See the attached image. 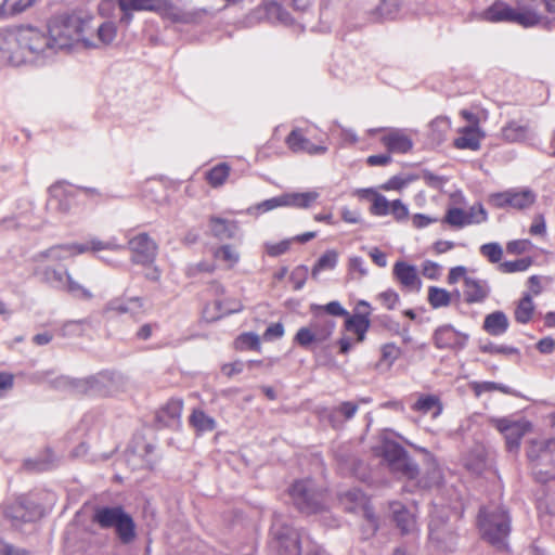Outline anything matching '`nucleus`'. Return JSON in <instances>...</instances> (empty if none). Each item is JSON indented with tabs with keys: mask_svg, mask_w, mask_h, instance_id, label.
Wrapping results in <instances>:
<instances>
[{
	"mask_svg": "<svg viewBox=\"0 0 555 555\" xmlns=\"http://www.w3.org/2000/svg\"><path fill=\"white\" fill-rule=\"evenodd\" d=\"M438 403V400L434 396H425L421 397L414 404L413 410L428 413L430 412Z\"/></svg>",
	"mask_w": 555,
	"mask_h": 555,
	"instance_id": "obj_60",
	"label": "nucleus"
},
{
	"mask_svg": "<svg viewBox=\"0 0 555 555\" xmlns=\"http://www.w3.org/2000/svg\"><path fill=\"white\" fill-rule=\"evenodd\" d=\"M5 514L13 520L30 522L41 514V511L39 506H28L25 501L20 500L14 505L10 506Z\"/></svg>",
	"mask_w": 555,
	"mask_h": 555,
	"instance_id": "obj_29",
	"label": "nucleus"
},
{
	"mask_svg": "<svg viewBox=\"0 0 555 555\" xmlns=\"http://www.w3.org/2000/svg\"><path fill=\"white\" fill-rule=\"evenodd\" d=\"M358 404L351 401L341 402L334 412L343 415L346 420H351L358 411Z\"/></svg>",
	"mask_w": 555,
	"mask_h": 555,
	"instance_id": "obj_64",
	"label": "nucleus"
},
{
	"mask_svg": "<svg viewBox=\"0 0 555 555\" xmlns=\"http://www.w3.org/2000/svg\"><path fill=\"white\" fill-rule=\"evenodd\" d=\"M496 428L503 434L507 450L514 452L518 450L522 437L530 428V424L524 420L502 418L496 421Z\"/></svg>",
	"mask_w": 555,
	"mask_h": 555,
	"instance_id": "obj_15",
	"label": "nucleus"
},
{
	"mask_svg": "<svg viewBox=\"0 0 555 555\" xmlns=\"http://www.w3.org/2000/svg\"><path fill=\"white\" fill-rule=\"evenodd\" d=\"M268 14L270 16H274L279 22L283 24H289L292 22V17L287 11H285L279 3L272 2L269 4Z\"/></svg>",
	"mask_w": 555,
	"mask_h": 555,
	"instance_id": "obj_58",
	"label": "nucleus"
},
{
	"mask_svg": "<svg viewBox=\"0 0 555 555\" xmlns=\"http://www.w3.org/2000/svg\"><path fill=\"white\" fill-rule=\"evenodd\" d=\"M190 423L198 431H211L216 427L215 420L202 410L193 411Z\"/></svg>",
	"mask_w": 555,
	"mask_h": 555,
	"instance_id": "obj_39",
	"label": "nucleus"
},
{
	"mask_svg": "<svg viewBox=\"0 0 555 555\" xmlns=\"http://www.w3.org/2000/svg\"><path fill=\"white\" fill-rule=\"evenodd\" d=\"M534 302L530 293H525L522 297L517 302V306L514 311V317L516 322L520 324H527L533 317L534 313Z\"/></svg>",
	"mask_w": 555,
	"mask_h": 555,
	"instance_id": "obj_34",
	"label": "nucleus"
},
{
	"mask_svg": "<svg viewBox=\"0 0 555 555\" xmlns=\"http://www.w3.org/2000/svg\"><path fill=\"white\" fill-rule=\"evenodd\" d=\"M235 345L237 349H250V350H259L260 349V339L259 336L253 332L244 333L240 335Z\"/></svg>",
	"mask_w": 555,
	"mask_h": 555,
	"instance_id": "obj_48",
	"label": "nucleus"
},
{
	"mask_svg": "<svg viewBox=\"0 0 555 555\" xmlns=\"http://www.w3.org/2000/svg\"><path fill=\"white\" fill-rule=\"evenodd\" d=\"M441 267L431 260H425L422 264V273L429 280H437L440 275Z\"/></svg>",
	"mask_w": 555,
	"mask_h": 555,
	"instance_id": "obj_63",
	"label": "nucleus"
},
{
	"mask_svg": "<svg viewBox=\"0 0 555 555\" xmlns=\"http://www.w3.org/2000/svg\"><path fill=\"white\" fill-rule=\"evenodd\" d=\"M454 145L461 150L476 151L480 147V135L475 126H467L461 130V135L454 140Z\"/></svg>",
	"mask_w": 555,
	"mask_h": 555,
	"instance_id": "obj_33",
	"label": "nucleus"
},
{
	"mask_svg": "<svg viewBox=\"0 0 555 555\" xmlns=\"http://www.w3.org/2000/svg\"><path fill=\"white\" fill-rule=\"evenodd\" d=\"M491 288L486 280L465 278L464 299L467 304H481L490 295Z\"/></svg>",
	"mask_w": 555,
	"mask_h": 555,
	"instance_id": "obj_22",
	"label": "nucleus"
},
{
	"mask_svg": "<svg viewBox=\"0 0 555 555\" xmlns=\"http://www.w3.org/2000/svg\"><path fill=\"white\" fill-rule=\"evenodd\" d=\"M310 312L312 313V319L309 325L312 327L319 340L323 343L332 336L336 327V321L333 318L325 315L320 309L318 312L310 308Z\"/></svg>",
	"mask_w": 555,
	"mask_h": 555,
	"instance_id": "obj_23",
	"label": "nucleus"
},
{
	"mask_svg": "<svg viewBox=\"0 0 555 555\" xmlns=\"http://www.w3.org/2000/svg\"><path fill=\"white\" fill-rule=\"evenodd\" d=\"M390 509L393 520L402 533L413 532L416 528L415 517L401 503L392 502Z\"/></svg>",
	"mask_w": 555,
	"mask_h": 555,
	"instance_id": "obj_28",
	"label": "nucleus"
},
{
	"mask_svg": "<svg viewBox=\"0 0 555 555\" xmlns=\"http://www.w3.org/2000/svg\"><path fill=\"white\" fill-rule=\"evenodd\" d=\"M216 305L222 314L236 313L243 309L242 302L236 299L217 300Z\"/></svg>",
	"mask_w": 555,
	"mask_h": 555,
	"instance_id": "obj_56",
	"label": "nucleus"
},
{
	"mask_svg": "<svg viewBox=\"0 0 555 555\" xmlns=\"http://www.w3.org/2000/svg\"><path fill=\"white\" fill-rule=\"evenodd\" d=\"M229 175L230 167L227 164H219L207 172L206 178L211 186L218 188L225 182Z\"/></svg>",
	"mask_w": 555,
	"mask_h": 555,
	"instance_id": "obj_41",
	"label": "nucleus"
},
{
	"mask_svg": "<svg viewBox=\"0 0 555 555\" xmlns=\"http://www.w3.org/2000/svg\"><path fill=\"white\" fill-rule=\"evenodd\" d=\"M401 356V349L393 343L385 344L380 347V362L390 367Z\"/></svg>",
	"mask_w": 555,
	"mask_h": 555,
	"instance_id": "obj_47",
	"label": "nucleus"
},
{
	"mask_svg": "<svg viewBox=\"0 0 555 555\" xmlns=\"http://www.w3.org/2000/svg\"><path fill=\"white\" fill-rule=\"evenodd\" d=\"M427 300L433 309L446 308L452 301V294L446 288L429 286Z\"/></svg>",
	"mask_w": 555,
	"mask_h": 555,
	"instance_id": "obj_37",
	"label": "nucleus"
},
{
	"mask_svg": "<svg viewBox=\"0 0 555 555\" xmlns=\"http://www.w3.org/2000/svg\"><path fill=\"white\" fill-rule=\"evenodd\" d=\"M477 525L481 537L498 550L507 547L511 516L501 505L489 504L479 509Z\"/></svg>",
	"mask_w": 555,
	"mask_h": 555,
	"instance_id": "obj_4",
	"label": "nucleus"
},
{
	"mask_svg": "<svg viewBox=\"0 0 555 555\" xmlns=\"http://www.w3.org/2000/svg\"><path fill=\"white\" fill-rule=\"evenodd\" d=\"M126 249L124 244H120L115 236L105 241L98 237H91L83 244H78V253L85 254L89 251L98 253L101 250L119 251Z\"/></svg>",
	"mask_w": 555,
	"mask_h": 555,
	"instance_id": "obj_25",
	"label": "nucleus"
},
{
	"mask_svg": "<svg viewBox=\"0 0 555 555\" xmlns=\"http://www.w3.org/2000/svg\"><path fill=\"white\" fill-rule=\"evenodd\" d=\"M36 0H3L0 3V18H3L5 16V4L11 5V12L12 13H20L29 8L34 4Z\"/></svg>",
	"mask_w": 555,
	"mask_h": 555,
	"instance_id": "obj_51",
	"label": "nucleus"
},
{
	"mask_svg": "<svg viewBox=\"0 0 555 555\" xmlns=\"http://www.w3.org/2000/svg\"><path fill=\"white\" fill-rule=\"evenodd\" d=\"M527 455L537 481L544 483L555 478L554 439L533 443L528 450Z\"/></svg>",
	"mask_w": 555,
	"mask_h": 555,
	"instance_id": "obj_9",
	"label": "nucleus"
},
{
	"mask_svg": "<svg viewBox=\"0 0 555 555\" xmlns=\"http://www.w3.org/2000/svg\"><path fill=\"white\" fill-rule=\"evenodd\" d=\"M529 132L527 124H520L518 121H509L502 128V137L509 143L524 141Z\"/></svg>",
	"mask_w": 555,
	"mask_h": 555,
	"instance_id": "obj_35",
	"label": "nucleus"
},
{
	"mask_svg": "<svg viewBox=\"0 0 555 555\" xmlns=\"http://www.w3.org/2000/svg\"><path fill=\"white\" fill-rule=\"evenodd\" d=\"M544 7L551 14H555V0H516V8L503 2H495L485 12L489 22H508L532 27L544 20L541 8Z\"/></svg>",
	"mask_w": 555,
	"mask_h": 555,
	"instance_id": "obj_2",
	"label": "nucleus"
},
{
	"mask_svg": "<svg viewBox=\"0 0 555 555\" xmlns=\"http://www.w3.org/2000/svg\"><path fill=\"white\" fill-rule=\"evenodd\" d=\"M50 197L47 206L51 211L66 215L70 211L74 203V197L69 194L67 188L62 183L53 184L49 189Z\"/></svg>",
	"mask_w": 555,
	"mask_h": 555,
	"instance_id": "obj_20",
	"label": "nucleus"
},
{
	"mask_svg": "<svg viewBox=\"0 0 555 555\" xmlns=\"http://www.w3.org/2000/svg\"><path fill=\"white\" fill-rule=\"evenodd\" d=\"M126 248L129 249L130 260L134 264L150 266L152 264L158 253L157 243L145 232L128 236Z\"/></svg>",
	"mask_w": 555,
	"mask_h": 555,
	"instance_id": "obj_13",
	"label": "nucleus"
},
{
	"mask_svg": "<svg viewBox=\"0 0 555 555\" xmlns=\"http://www.w3.org/2000/svg\"><path fill=\"white\" fill-rule=\"evenodd\" d=\"M390 205L386 196L382 194H374V198H372V204L370 207V214L377 217H384L390 214Z\"/></svg>",
	"mask_w": 555,
	"mask_h": 555,
	"instance_id": "obj_45",
	"label": "nucleus"
},
{
	"mask_svg": "<svg viewBox=\"0 0 555 555\" xmlns=\"http://www.w3.org/2000/svg\"><path fill=\"white\" fill-rule=\"evenodd\" d=\"M86 27L87 23L76 15L62 14L51 18L48 31L55 53L68 50L80 41L89 46L83 36Z\"/></svg>",
	"mask_w": 555,
	"mask_h": 555,
	"instance_id": "obj_5",
	"label": "nucleus"
},
{
	"mask_svg": "<svg viewBox=\"0 0 555 555\" xmlns=\"http://www.w3.org/2000/svg\"><path fill=\"white\" fill-rule=\"evenodd\" d=\"M509 326V321L503 311H494L486 315L483 330L492 336L503 335Z\"/></svg>",
	"mask_w": 555,
	"mask_h": 555,
	"instance_id": "obj_32",
	"label": "nucleus"
},
{
	"mask_svg": "<svg viewBox=\"0 0 555 555\" xmlns=\"http://www.w3.org/2000/svg\"><path fill=\"white\" fill-rule=\"evenodd\" d=\"M532 259L529 257L520 258L513 261H504L499 264V270L502 273L524 272L530 268Z\"/></svg>",
	"mask_w": 555,
	"mask_h": 555,
	"instance_id": "obj_44",
	"label": "nucleus"
},
{
	"mask_svg": "<svg viewBox=\"0 0 555 555\" xmlns=\"http://www.w3.org/2000/svg\"><path fill=\"white\" fill-rule=\"evenodd\" d=\"M379 453L391 472L409 479H414L417 476L418 467L416 463L399 443L384 439L379 447Z\"/></svg>",
	"mask_w": 555,
	"mask_h": 555,
	"instance_id": "obj_10",
	"label": "nucleus"
},
{
	"mask_svg": "<svg viewBox=\"0 0 555 555\" xmlns=\"http://www.w3.org/2000/svg\"><path fill=\"white\" fill-rule=\"evenodd\" d=\"M469 221L470 220H467L466 211L457 207L449 208L443 219V222L454 228L468 225Z\"/></svg>",
	"mask_w": 555,
	"mask_h": 555,
	"instance_id": "obj_42",
	"label": "nucleus"
},
{
	"mask_svg": "<svg viewBox=\"0 0 555 555\" xmlns=\"http://www.w3.org/2000/svg\"><path fill=\"white\" fill-rule=\"evenodd\" d=\"M311 309L317 310L319 312V309L323 311L325 315L328 317H348V311L340 305L339 301H331L324 306L321 305H311Z\"/></svg>",
	"mask_w": 555,
	"mask_h": 555,
	"instance_id": "obj_46",
	"label": "nucleus"
},
{
	"mask_svg": "<svg viewBox=\"0 0 555 555\" xmlns=\"http://www.w3.org/2000/svg\"><path fill=\"white\" fill-rule=\"evenodd\" d=\"M108 310L117 313H129L137 318L144 312V304L141 297H130L127 299H114L108 302Z\"/></svg>",
	"mask_w": 555,
	"mask_h": 555,
	"instance_id": "obj_26",
	"label": "nucleus"
},
{
	"mask_svg": "<svg viewBox=\"0 0 555 555\" xmlns=\"http://www.w3.org/2000/svg\"><path fill=\"white\" fill-rule=\"evenodd\" d=\"M390 153L404 154L412 150L413 141L401 130H392L382 139Z\"/></svg>",
	"mask_w": 555,
	"mask_h": 555,
	"instance_id": "obj_24",
	"label": "nucleus"
},
{
	"mask_svg": "<svg viewBox=\"0 0 555 555\" xmlns=\"http://www.w3.org/2000/svg\"><path fill=\"white\" fill-rule=\"evenodd\" d=\"M116 37V26L112 22H105L98 28V38L104 44L111 43Z\"/></svg>",
	"mask_w": 555,
	"mask_h": 555,
	"instance_id": "obj_53",
	"label": "nucleus"
},
{
	"mask_svg": "<svg viewBox=\"0 0 555 555\" xmlns=\"http://www.w3.org/2000/svg\"><path fill=\"white\" fill-rule=\"evenodd\" d=\"M399 8L400 5L398 0H382L377 7V11L384 18H393L399 12Z\"/></svg>",
	"mask_w": 555,
	"mask_h": 555,
	"instance_id": "obj_52",
	"label": "nucleus"
},
{
	"mask_svg": "<svg viewBox=\"0 0 555 555\" xmlns=\"http://www.w3.org/2000/svg\"><path fill=\"white\" fill-rule=\"evenodd\" d=\"M291 240H283L278 243H264L266 253L271 257H278L285 254L291 246Z\"/></svg>",
	"mask_w": 555,
	"mask_h": 555,
	"instance_id": "obj_55",
	"label": "nucleus"
},
{
	"mask_svg": "<svg viewBox=\"0 0 555 555\" xmlns=\"http://www.w3.org/2000/svg\"><path fill=\"white\" fill-rule=\"evenodd\" d=\"M390 214L398 222H403L409 217V208L400 199H395L390 205Z\"/></svg>",
	"mask_w": 555,
	"mask_h": 555,
	"instance_id": "obj_57",
	"label": "nucleus"
},
{
	"mask_svg": "<svg viewBox=\"0 0 555 555\" xmlns=\"http://www.w3.org/2000/svg\"><path fill=\"white\" fill-rule=\"evenodd\" d=\"M283 335H284V326L281 322H276V323L270 324L266 328L262 337L266 341H271L273 339H279V338L283 337Z\"/></svg>",
	"mask_w": 555,
	"mask_h": 555,
	"instance_id": "obj_61",
	"label": "nucleus"
},
{
	"mask_svg": "<svg viewBox=\"0 0 555 555\" xmlns=\"http://www.w3.org/2000/svg\"><path fill=\"white\" fill-rule=\"evenodd\" d=\"M376 300L387 310H393L400 301L399 294L393 289H387L376 296Z\"/></svg>",
	"mask_w": 555,
	"mask_h": 555,
	"instance_id": "obj_50",
	"label": "nucleus"
},
{
	"mask_svg": "<svg viewBox=\"0 0 555 555\" xmlns=\"http://www.w3.org/2000/svg\"><path fill=\"white\" fill-rule=\"evenodd\" d=\"M481 350L483 352H487V353H492V354H498V353H503V354H507V356H512V354H519V350L513 346H506V345H494V344H489V345H486L483 347H481Z\"/></svg>",
	"mask_w": 555,
	"mask_h": 555,
	"instance_id": "obj_59",
	"label": "nucleus"
},
{
	"mask_svg": "<svg viewBox=\"0 0 555 555\" xmlns=\"http://www.w3.org/2000/svg\"><path fill=\"white\" fill-rule=\"evenodd\" d=\"M214 257L227 264L228 268H233L240 260L238 251L231 245H222L214 250Z\"/></svg>",
	"mask_w": 555,
	"mask_h": 555,
	"instance_id": "obj_40",
	"label": "nucleus"
},
{
	"mask_svg": "<svg viewBox=\"0 0 555 555\" xmlns=\"http://www.w3.org/2000/svg\"><path fill=\"white\" fill-rule=\"evenodd\" d=\"M55 54L50 36L34 27L17 31L0 30V62L20 66L26 62L44 63Z\"/></svg>",
	"mask_w": 555,
	"mask_h": 555,
	"instance_id": "obj_1",
	"label": "nucleus"
},
{
	"mask_svg": "<svg viewBox=\"0 0 555 555\" xmlns=\"http://www.w3.org/2000/svg\"><path fill=\"white\" fill-rule=\"evenodd\" d=\"M467 220L469 224H479L481 222L487 221L488 214L481 204L474 205L466 211Z\"/></svg>",
	"mask_w": 555,
	"mask_h": 555,
	"instance_id": "obj_54",
	"label": "nucleus"
},
{
	"mask_svg": "<svg viewBox=\"0 0 555 555\" xmlns=\"http://www.w3.org/2000/svg\"><path fill=\"white\" fill-rule=\"evenodd\" d=\"M182 409V399L172 398L168 400V402L156 413L157 423L164 427H178L181 423Z\"/></svg>",
	"mask_w": 555,
	"mask_h": 555,
	"instance_id": "obj_21",
	"label": "nucleus"
},
{
	"mask_svg": "<svg viewBox=\"0 0 555 555\" xmlns=\"http://www.w3.org/2000/svg\"><path fill=\"white\" fill-rule=\"evenodd\" d=\"M433 338L438 349L461 350L468 341V335L456 331L450 324L439 326L435 331Z\"/></svg>",
	"mask_w": 555,
	"mask_h": 555,
	"instance_id": "obj_16",
	"label": "nucleus"
},
{
	"mask_svg": "<svg viewBox=\"0 0 555 555\" xmlns=\"http://www.w3.org/2000/svg\"><path fill=\"white\" fill-rule=\"evenodd\" d=\"M294 343L299 345L300 347L305 349H309L310 346L314 343H321L319 338L317 337L315 333L313 332L312 327L310 325L300 327L295 337Z\"/></svg>",
	"mask_w": 555,
	"mask_h": 555,
	"instance_id": "obj_43",
	"label": "nucleus"
},
{
	"mask_svg": "<svg viewBox=\"0 0 555 555\" xmlns=\"http://www.w3.org/2000/svg\"><path fill=\"white\" fill-rule=\"evenodd\" d=\"M392 273L402 288L415 293L421 291L422 281L415 266L405 261H397L393 266Z\"/></svg>",
	"mask_w": 555,
	"mask_h": 555,
	"instance_id": "obj_19",
	"label": "nucleus"
},
{
	"mask_svg": "<svg viewBox=\"0 0 555 555\" xmlns=\"http://www.w3.org/2000/svg\"><path fill=\"white\" fill-rule=\"evenodd\" d=\"M76 255H80L78 253V243L73 244H61L54 245L38 255V259H47L51 261H62L74 257Z\"/></svg>",
	"mask_w": 555,
	"mask_h": 555,
	"instance_id": "obj_30",
	"label": "nucleus"
},
{
	"mask_svg": "<svg viewBox=\"0 0 555 555\" xmlns=\"http://www.w3.org/2000/svg\"><path fill=\"white\" fill-rule=\"evenodd\" d=\"M289 495L297 509L307 515L322 513L328 507L327 492L319 488L312 479L295 481L289 489Z\"/></svg>",
	"mask_w": 555,
	"mask_h": 555,
	"instance_id": "obj_8",
	"label": "nucleus"
},
{
	"mask_svg": "<svg viewBox=\"0 0 555 555\" xmlns=\"http://www.w3.org/2000/svg\"><path fill=\"white\" fill-rule=\"evenodd\" d=\"M42 276L44 282L54 289L66 292L78 299L89 300L92 298V293L75 281L67 270L46 267Z\"/></svg>",
	"mask_w": 555,
	"mask_h": 555,
	"instance_id": "obj_11",
	"label": "nucleus"
},
{
	"mask_svg": "<svg viewBox=\"0 0 555 555\" xmlns=\"http://www.w3.org/2000/svg\"><path fill=\"white\" fill-rule=\"evenodd\" d=\"M531 247V242L529 240H515L511 241L506 245V250L509 254H524Z\"/></svg>",
	"mask_w": 555,
	"mask_h": 555,
	"instance_id": "obj_62",
	"label": "nucleus"
},
{
	"mask_svg": "<svg viewBox=\"0 0 555 555\" xmlns=\"http://www.w3.org/2000/svg\"><path fill=\"white\" fill-rule=\"evenodd\" d=\"M369 312H358L351 317H348L345 322V327L348 332H352L357 335V341L362 343L365 339L366 332L370 328L371 322L369 319Z\"/></svg>",
	"mask_w": 555,
	"mask_h": 555,
	"instance_id": "obj_31",
	"label": "nucleus"
},
{
	"mask_svg": "<svg viewBox=\"0 0 555 555\" xmlns=\"http://www.w3.org/2000/svg\"><path fill=\"white\" fill-rule=\"evenodd\" d=\"M537 199V194L528 189H508L503 192L489 195V204L499 209L513 208L524 210L531 207Z\"/></svg>",
	"mask_w": 555,
	"mask_h": 555,
	"instance_id": "obj_12",
	"label": "nucleus"
},
{
	"mask_svg": "<svg viewBox=\"0 0 555 555\" xmlns=\"http://www.w3.org/2000/svg\"><path fill=\"white\" fill-rule=\"evenodd\" d=\"M210 229L212 234L219 240L232 238L236 232L234 222L217 217L210 219Z\"/></svg>",
	"mask_w": 555,
	"mask_h": 555,
	"instance_id": "obj_36",
	"label": "nucleus"
},
{
	"mask_svg": "<svg viewBox=\"0 0 555 555\" xmlns=\"http://www.w3.org/2000/svg\"><path fill=\"white\" fill-rule=\"evenodd\" d=\"M122 13L120 22L129 24L134 11H152L175 23H196L207 13L205 9L184 11L178 8L171 0H117Z\"/></svg>",
	"mask_w": 555,
	"mask_h": 555,
	"instance_id": "obj_3",
	"label": "nucleus"
},
{
	"mask_svg": "<svg viewBox=\"0 0 555 555\" xmlns=\"http://www.w3.org/2000/svg\"><path fill=\"white\" fill-rule=\"evenodd\" d=\"M273 534V547L279 555H321L323 552L309 535L294 527L275 528Z\"/></svg>",
	"mask_w": 555,
	"mask_h": 555,
	"instance_id": "obj_6",
	"label": "nucleus"
},
{
	"mask_svg": "<svg viewBox=\"0 0 555 555\" xmlns=\"http://www.w3.org/2000/svg\"><path fill=\"white\" fill-rule=\"evenodd\" d=\"M112 378L107 373H99L87 378L77 379L73 387L79 393L107 396L109 393L108 385Z\"/></svg>",
	"mask_w": 555,
	"mask_h": 555,
	"instance_id": "obj_18",
	"label": "nucleus"
},
{
	"mask_svg": "<svg viewBox=\"0 0 555 555\" xmlns=\"http://www.w3.org/2000/svg\"><path fill=\"white\" fill-rule=\"evenodd\" d=\"M319 197L320 194L317 191L284 193L282 204H284V207L308 209Z\"/></svg>",
	"mask_w": 555,
	"mask_h": 555,
	"instance_id": "obj_27",
	"label": "nucleus"
},
{
	"mask_svg": "<svg viewBox=\"0 0 555 555\" xmlns=\"http://www.w3.org/2000/svg\"><path fill=\"white\" fill-rule=\"evenodd\" d=\"M337 260L338 254L335 250L331 249L325 251L314 264L311 272L312 278L317 280L321 271L333 270L337 264Z\"/></svg>",
	"mask_w": 555,
	"mask_h": 555,
	"instance_id": "obj_38",
	"label": "nucleus"
},
{
	"mask_svg": "<svg viewBox=\"0 0 555 555\" xmlns=\"http://www.w3.org/2000/svg\"><path fill=\"white\" fill-rule=\"evenodd\" d=\"M341 504L345 509L349 512L361 511L363 516L369 519L370 522V534L378 528L377 519L374 515L372 507L369 505L366 495L359 489H352L347 491L340 496Z\"/></svg>",
	"mask_w": 555,
	"mask_h": 555,
	"instance_id": "obj_14",
	"label": "nucleus"
},
{
	"mask_svg": "<svg viewBox=\"0 0 555 555\" xmlns=\"http://www.w3.org/2000/svg\"><path fill=\"white\" fill-rule=\"evenodd\" d=\"M92 521L102 529H114L118 539L128 544L135 538V525L132 517L121 506L95 507Z\"/></svg>",
	"mask_w": 555,
	"mask_h": 555,
	"instance_id": "obj_7",
	"label": "nucleus"
},
{
	"mask_svg": "<svg viewBox=\"0 0 555 555\" xmlns=\"http://www.w3.org/2000/svg\"><path fill=\"white\" fill-rule=\"evenodd\" d=\"M480 253L483 257L492 263H496L501 260L503 249L499 243H487L481 245Z\"/></svg>",
	"mask_w": 555,
	"mask_h": 555,
	"instance_id": "obj_49",
	"label": "nucleus"
},
{
	"mask_svg": "<svg viewBox=\"0 0 555 555\" xmlns=\"http://www.w3.org/2000/svg\"><path fill=\"white\" fill-rule=\"evenodd\" d=\"M285 143L294 153H307L309 155H322L327 152V146L322 142L312 143L301 128H295L286 137Z\"/></svg>",
	"mask_w": 555,
	"mask_h": 555,
	"instance_id": "obj_17",
	"label": "nucleus"
}]
</instances>
